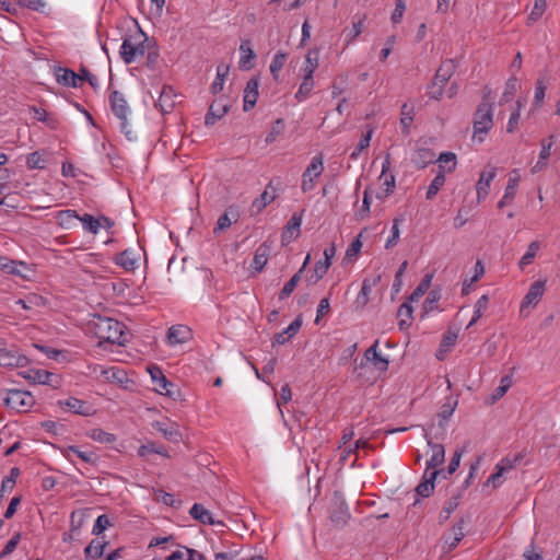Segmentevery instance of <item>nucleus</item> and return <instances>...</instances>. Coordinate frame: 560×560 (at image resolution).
I'll return each mask as SVG.
<instances>
[{"mask_svg": "<svg viewBox=\"0 0 560 560\" xmlns=\"http://www.w3.org/2000/svg\"><path fill=\"white\" fill-rule=\"evenodd\" d=\"M229 73V67L224 65H219L217 67V77L210 86V91L212 94H219L223 90L225 78Z\"/></svg>", "mask_w": 560, "mask_h": 560, "instance_id": "obj_37", "label": "nucleus"}, {"mask_svg": "<svg viewBox=\"0 0 560 560\" xmlns=\"http://www.w3.org/2000/svg\"><path fill=\"white\" fill-rule=\"evenodd\" d=\"M109 104L113 114L120 120V130L126 135L128 139L131 140L132 130L130 129L127 119L130 108L124 95L118 91L112 92L109 95Z\"/></svg>", "mask_w": 560, "mask_h": 560, "instance_id": "obj_5", "label": "nucleus"}, {"mask_svg": "<svg viewBox=\"0 0 560 560\" xmlns=\"http://www.w3.org/2000/svg\"><path fill=\"white\" fill-rule=\"evenodd\" d=\"M456 69L455 61L453 59L444 60L432 80L428 85V95L432 100H440L443 95L444 88L448 80L452 78Z\"/></svg>", "mask_w": 560, "mask_h": 560, "instance_id": "obj_4", "label": "nucleus"}, {"mask_svg": "<svg viewBox=\"0 0 560 560\" xmlns=\"http://www.w3.org/2000/svg\"><path fill=\"white\" fill-rule=\"evenodd\" d=\"M283 130H284V121H283V119L279 118L272 124L269 132L266 136L265 142L267 144L275 142L276 139L283 132Z\"/></svg>", "mask_w": 560, "mask_h": 560, "instance_id": "obj_51", "label": "nucleus"}, {"mask_svg": "<svg viewBox=\"0 0 560 560\" xmlns=\"http://www.w3.org/2000/svg\"><path fill=\"white\" fill-rule=\"evenodd\" d=\"M71 454L77 455L84 463L92 464V463H95V460H96V455L94 452L81 451L78 446H74V445H70V446L66 447L63 451V455L67 458H70Z\"/></svg>", "mask_w": 560, "mask_h": 560, "instance_id": "obj_36", "label": "nucleus"}, {"mask_svg": "<svg viewBox=\"0 0 560 560\" xmlns=\"http://www.w3.org/2000/svg\"><path fill=\"white\" fill-rule=\"evenodd\" d=\"M26 165L30 170H43L46 166V160L39 151H35L27 155Z\"/></svg>", "mask_w": 560, "mask_h": 560, "instance_id": "obj_49", "label": "nucleus"}, {"mask_svg": "<svg viewBox=\"0 0 560 560\" xmlns=\"http://www.w3.org/2000/svg\"><path fill=\"white\" fill-rule=\"evenodd\" d=\"M444 183H445L444 172L440 171L435 175V177L433 178V180L431 182V184H430V186L428 188L427 199H429V200L433 199L438 195L439 190L444 185Z\"/></svg>", "mask_w": 560, "mask_h": 560, "instance_id": "obj_47", "label": "nucleus"}, {"mask_svg": "<svg viewBox=\"0 0 560 560\" xmlns=\"http://www.w3.org/2000/svg\"><path fill=\"white\" fill-rule=\"evenodd\" d=\"M149 454H159L168 457V453L162 446L156 445L154 442H148L138 448V455L147 457Z\"/></svg>", "mask_w": 560, "mask_h": 560, "instance_id": "obj_43", "label": "nucleus"}, {"mask_svg": "<svg viewBox=\"0 0 560 560\" xmlns=\"http://www.w3.org/2000/svg\"><path fill=\"white\" fill-rule=\"evenodd\" d=\"M189 514L190 516L202 523V524H207V525H214L217 524L218 522L213 518L212 514L210 513V511H208L202 504L200 503H195L190 510H189Z\"/></svg>", "mask_w": 560, "mask_h": 560, "instance_id": "obj_29", "label": "nucleus"}, {"mask_svg": "<svg viewBox=\"0 0 560 560\" xmlns=\"http://www.w3.org/2000/svg\"><path fill=\"white\" fill-rule=\"evenodd\" d=\"M148 371H149L152 382L155 386V390L159 394L171 396L172 392H171L170 387H173L174 385L167 381V378L165 377V375L163 374L161 369L158 366H150L148 369Z\"/></svg>", "mask_w": 560, "mask_h": 560, "instance_id": "obj_21", "label": "nucleus"}, {"mask_svg": "<svg viewBox=\"0 0 560 560\" xmlns=\"http://www.w3.org/2000/svg\"><path fill=\"white\" fill-rule=\"evenodd\" d=\"M372 138V130L362 136L355 149L351 152L350 159L357 160L362 151L369 148Z\"/></svg>", "mask_w": 560, "mask_h": 560, "instance_id": "obj_57", "label": "nucleus"}, {"mask_svg": "<svg viewBox=\"0 0 560 560\" xmlns=\"http://www.w3.org/2000/svg\"><path fill=\"white\" fill-rule=\"evenodd\" d=\"M258 88H259V82L257 79L253 78L247 82V84L244 89V110L245 112H248L256 105L257 98H258Z\"/></svg>", "mask_w": 560, "mask_h": 560, "instance_id": "obj_26", "label": "nucleus"}, {"mask_svg": "<svg viewBox=\"0 0 560 560\" xmlns=\"http://www.w3.org/2000/svg\"><path fill=\"white\" fill-rule=\"evenodd\" d=\"M428 445L431 448V456L427 459V468L423 472L421 482L417 486L416 492L422 498H428L434 490V482L438 476L444 475V469H436L445 460V448L442 444L433 443L428 439Z\"/></svg>", "mask_w": 560, "mask_h": 560, "instance_id": "obj_1", "label": "nucleus"}, {"mask_svg": "<svg viewBox=\"0 0 560 560\" xmlns=\"http://www.w3.org/2000/svg\"><path fill=\"white\" fill-rule=\"evenodd\" d=\"M301 224L302 215L294 213L288 221L281 234L282 244H289L300 235Z\"/></svg>", "mask_w": 560, "mask_h": 560, "instance_id": "obj_20", "label": "nucleus"}, {"mask_svg": "<svg viewBox=\"0 0 560 560\" xmlns=\"http://www.w3.org/2000/svg\"><path fill=\"white\" fill-rule=\"evenodd\" d=\"M56 80L65 86L78 88L82 77L70 69L59 68L56 72Z\"/></svg>", "mask_w": 560, "mask_h": 560, "instance_id": "obj_27", "label": "nucleus"}, {"mask_svg": "<svg viewBox=\"0 0 560 560\" xmlns=\"http://www.w3.org/2000/svg\"><path fill=\"white\" fill-rule=\"evenodd\" d=\"M268 246L260 245L254 255L252 268H254L256 271H261L264 267L266 266L268 261Z\"/></svg>", "mask_w": 560, "mask_h": 560, "instance_id": "obj_40", "label": "nucleus"}, {"mask_svg": "<svg viewBox=\"0 0 560 560\" xmlns=\"http://www.w3.org/2000/svg\"><path fill=\"white\" fill-rule=\"evenodd\" d=\"M301 279V273L296 272L293 277L284 284L282 290L279 293V300H285L290 296V294L294 291L298 282Z\"/></svg>", "mask_w": 560, "mask_h": 560, "instance_id": "obj_54", "label": "nucleus"}, {"mask_svg": "<svg viewBox=\"0 0 560 560\" xmlns=\"http://www.w3.org/2000/svg\"><path fill=\"white\" fill-rule=\"evenodd\" d=\"M521 460V455H515L513 458L504 457L494 467V472L490 475L485 486L491 485L498 488L503 482V475L513 469Z\"/></svg>", "mask_w": 560, "mask_h": 560, "instance_id": "obj_9", "label": "nucleus"}, {"mask_svg": "<svg viewBox=\"0 0 560 560\" xmlns=\"http://www.w3.org/2000/svg\"><path fill=\"white\" fill-rule=\"evenodd\" d=\"M101 374L107 382L117 384L124 388H127V383L130 382L127 373L118 366L102 369Z\"/></svg>", "mask_w": 560, "mask_h": 560, "instance_id": "obj_23", "label": "nucleus"}, {"mask_svg": "<svg viewBox=\"0 0 560 560\" xmlns=\"http://www.w3.org/2000/svg\"><path fill=\"white\" fill-rule=\"evenodd\" d=\"M546 8V2H535L529 12L527 24L530 25L537 22L544 15Z\"/></svg>", "mask_w": 560, "mask_h": 560, "instance_id": "obj_58", "label": "nucleus"}, {"mask_svg": "<svg viewBox=\"0 0 560 560\" xmlns=\"http://www.w3.org/2000/svg\"><path fill=\"white\" fill-rule=\"evenodd\" d=\"M78 220L82 223L83 229L92 234H97L102 225L100 218H94L88 213L79 215Z\"/></svg>", "mask_w": 560, "mask_h": 560, "instance_id": "obj_38", "label": "nucleus"}, {"mask_svg": "<svg viewBox=\"0 0 560 560\" xmlns=\"http://www.w3.org/2000/svg\"><path fill=\"white\" fill-rule=\"evenodd\" d=\"M139 254L131 249L127 248L119 253L116 258V265L120 266L126 271H133L138 267Z\"/></svg>", "mask_w": 560, "mask_h": 560, "instance_id": "obj_22", "label": "nucleus"}, {"mask_svg": "<svg viewBox=\"0 0 560 560\" xmlns=\"http://www.w3.org/2000/svg\"><path fill=\"white\" fill-rule=\"evenodd\" d=\"M229 104L223 97L215 100L209 107V112L206 115V126H213L217 120L221 119L229 112Z\"/></svg>", "mask_w": 560, "mask_h": 560, "instance_id": "obj_18", "label": "nucleus"}, {"mask_svg": "<svg viewBox=\"0 0 560 560\" xmlns=\"http://www.w3.org/2000/svg\"><path fill=\"white\" fill-rule=\"evenodd\" d=\"M3 402L16 412H26L35 405V398L27 390L8 389Z\"/></svg>", "mask_w": 560, "mask_h": 560, "instance_id": "obj_7", "label": "nucleus"}, {"mask_svg": "<svg viewBox=\"0 0 560 560\" xmlns=\"http://www.w3.org/2000/svg\"><path fill=\"white\" fill-rule=\"evenodd\" d=\"M90 436L100 443H112L115 441V436L112 433H108L102 429L92 430Z\"/></svg>", "mask_w": 560, "mask_h": 560, "instance_id": "obj_61", "label": "nucleus"}, {"mask_svg": "<svg viewBox=\"0 0 560 560\" xmlns=\"http://www.w3.org/2000/svg\"><path fill=\"white\" fill-rule=\"evenodd\" d=\"M556 142V136L551 135L546 139H542L540 142V152L537 163L532 167V173L536 174L546 168L548 159L551 154V148Z\"/></svg>", "mask_w": 560, "mask_h": 560, "instance_id": "obj_17", "label": "nucleus"}, {"mask_svg": "<svg viewBox=\"0 0 560 560\" xmlns=\"http://www.w3.org/2000/svg\"><path fill=\"white\" fill-rule=\"evenodd\" d=\"M540 248V244L538 241H534L532 242L528 247H527V250L526 253L522 256V258L520 259L518 261V266L520 268L523 270L527 265L532 264L536 254L538 253Z\"/></svg>", "mask_w": 560, "mask_h": 560, "instance_id": "obj_42", "label": "nucleus"}, {"mask_svg": "<svg viewBox=\"0 0 560 560\" xmlns=\"http://www.w3.org/2000/svg\"><path fill=\"white\" fill-rule=\"evenodd\" d=\"M110 525L109 518L106 514L100 515L92 528V534L100 536Z\"/></svg>", "mask_w": 560, "mask_h": 560, "instance_id": "obj_62", "label": "nucleus"}, {"mask_svg": "<svg viewBox=\"0 0 560 560\" xmlns=\"http://www.w3.org/2000/svg\"><path fill=\"white\" fill-rule=\"evenodd\" d=\"M176 97L177 95L173 88L170 85H164L156 102V106L160 107L161 112L170 113L175 106Z\"/></svg>", "mask_w": 560, "mask_h": 560, "instance_id": "obj_25", "label": "nucleus"}, {"mask_svg": "<svg viewBox=\"0 0 560 560\" xmlns=\"http://www.w3.org/2000/svg\"><path fill=\"white\" fill-rule=\"evenodd\" d=\"M518 86L517 78L513 74L505 83V89L501 97V104L503 102H509L513 95L515 94Z\"/></svg>", "mask_w": 560, "mask_h": 560, "instance_id": "obj_53", "label": "nucleus"}, {"mask_svg": "<svg viewBox=\"0 0 560 560\" xmlns=\"http://www.w3.org/2000/svg\"><path fill=\"white\" fill-rule=\"evenodd\" d=\"M464 520H460L452 528V534L445 539V549L450 552L454 550L464 538Z\"/></svg>", "mask_w": 560, "mask_h": 560, "instance_id": "obj_31", "label": "nucleus"}, {"mask_svg": "<svg viewBox=\"0 0 560 560\" xmlns=\"http://www.w3.org/2000/svg\"><path fill=\"white\" fill-rule=\"evenodd\" d=\"M107 546V541L104 538H94L84 549V556L86 560H95L104 555V550Z\"/></svg>", "mask_w": 560, "mask_h": 560, "instance_id": "obj_28", "label": "nucleus"}, {"mask_svg": "<svg viewBox=\"0 0 560 560\" xmlns=\"http://www.w3.org/2000/svg\"><path fill=\"white\" fill-rule=\"evenodd\" d=\"M152 427L170 442L178 443L182 440L179 427L175 422L170 420L154 421Z\"/></svg>", "mask_w": 560, "mask_h": 560, "instance_id": "obj_15", "label": "nucleus"}, {"mask_svg": "<svg viewBox=\"0 0 560 560\" xmlns=\"http://www.w3.org/2000/svg\"><path fill=\"white\" fill-rule=\"evenodd\" d=\"M318 67V56L315 51H310L306 55L305 61L301 68L303 77L313 78L314 72Z\"/></svg>", "mask_w": 560, "mask_h": 560, "instance_id": "obj_39", "label": "nucleus"}, {"mask_svg": "<svg viewBox=\"0 0 560 560\" xmlns=\"http://www.w3.org/2000/svg\"><path fill=\"white\" fill-rule=\"evenodd\" d=\"M517 187H518V179H517V177H509V182H508V185L505 187L504 195L501 198V200L498 202V208L501 209V208L512 203V201H513V199L515 197Z\"/></svg>", "mask_w": 560, "mask_h": 560, "instance_id": "obj_34", "label": "nucleus"}, {"mask_svg": "<svg viewBox=\"0 0 560 560\" xmlns=\"http://www.w3.org/2000/svg\"><path fill=\"white\" fill-rule=\"evenodd\" d=\"M336 255V246L335 244H330L328 247L324 249V257L325 259L319 260L315 264L314 267V273L308 278V281L311 283H316L318 280H320L328 271L331 259Z\"/></svg>", "mask_w": 560, "mask_h": 560, "instance_id": "obj_10", "label": "nucleus"}, {"mask_svg": "<svg viewBox=\"0 0 560 560\" xmlns=\"http://www.w3.org/2000/svg\"><path fill=\"white\" fill-rule=\"evenodd\" d=\"M16 305H20L24 310H32L33 307L42 306L45 301L42 296L36 294L27 295L25 299H19L15 301Z\"/></svg>", "mask_w": 560, "mask_h": 560, "instance_id": "obj_48", "label": "nucleus"}, {"mask_svg": "<svg viewBox=\"0 0 560 560\" xmlns=\"http://www.w3.org/2000/svg\"><path fill=\"white\" fill-rule=\"evenodd\" d=\"M314 88V80L313 78L303 77V81L300 84V88L298 92L295 93L294 97L298 102L305 101L308 95L311 94L312 90Z\"/></svg>", "mask_w": 560, "mask_h": 560, "instance_id": "obj_45", "label": "nucleus"}, {"mask_svg": "<svg viewBox=\"0 0 560 560\" xmlns=\"http://www.w3.org/2000/svg\"><path fill=\"white\" fill-rule=\"evenodd\" d=\"M488 302H489V299L488 296L485 294V295H481L477 302L475 303V310H474V315H472V318L471 320L469 322L467 328L471 327L472 325H475L477 323V320L482 316L483 312L487 310L488 307Z\"/></svg>", "mask_w": 560, "mask_h": 560, "instance_id": "obj_46", "label": "nucleus"}, {"mask_svg": "<svg viewBox=\"0 0 560 560\" xmlns=\"http://www.w3.org/2000/svg\"><path fill=\"white\" fill-rule=\"evenodd\" d=\"M58 406L66 411L80 415V416H91L93 413L91 405L86 401L81 400L75 397H69L67 399L58 400Z\"/></svg>", "mask_w": 560, "mask_h": 560, "instance_id": "obj_11", "label": "nucleus"}, {"mask_svg": "<svg viewBox=\"0 0 560 560\" xmlns=\"http://www.w3.org/2000/svg\"><path fill=\"white\" fill-rule=\"evenodd\" d=\"M433 276L432 275H425L421 282L418 284V287L412 291L411 295L409 296V301H418L420 298H422L425 292L429 290L431 285Z\"/></svg>", "mask_w": 560, "mask_h": 560, "instance_id": "obj_44", "label": "nucleus"}, {"mask_svg": "<svg viewBox=\"0 0 560 560\" xmlns=\"http://www.w3.org/2000/svg\"><path fill=\"white\" fill-rule=\"evenodd\" d=\"M143 33H138L135 36L126 37L120 46V57L125 63L129 65L136 61L145 52V39H142Z\"/></svg>", "mask_w": 560, "mask_h": 560, "instance_id": "obj_6", "label": "nucleus"}, {"mask_svg": "<svg viewBox=\"0 0 560 560\" xmlns=\"http://www.w3.org/2000/svg\"><path fill=\"white\" fill-rule=\"evenodd\" d=\"M375 284V281L371 282L369 279H364L361 291L357 298V303L365 306L369 302V294L371 292L372 287Z\"/></svg>", "mask_w": 560, "mask_h": 560, "instance_id": "obj_59", "label": "nucleus"}, {"mask_svg": "<svg viewBox=\"0 0 560 560\" xmlns=\"http://www.w3.org/2000/svg\"><path fill=\"white\" fill-rule=\"evenodd\" d=\"M58 224L63 229H71L74 220H78L79 214L74 210H61L57 213Z\"/></svg>", "mask_w": 560, "mask_h": 560, "instance_id": "obj_41", "label": "nucleus"}, {"mask_svg": "<svg viewBox=\"0 0 560 560\" xmlns=\"http://www.w3.org/2000/svg\"><path fill=\"white\" fill-rule=\"evenodd\" d=\"M350 520V512L342 501L336 502L330 512V521L337 527H343Z\"/></svg>", "mask_w": 560, "mask_h": 560, "instance_id": "obj_24", "label": "nucleus"}, {"mask_svg": "<svg viewBox=\"0 0 560 560\" xmlns=\"http://www.w3.org/2000/svg\"><path fill=\"white\" fill-rule=\"evenodd\" d=\"M493 127V107L489 102H481L474 115V139L482 142Z\"/></svg>", "mask_w": 560, "mask_h": 560, "instance_id": "obj_3", "label": "nucleus"}, {"mask_svg": "<svg viewBox=\"0 0 560 560\" xmlns=\"http://www.w3.org/2000/svg\"><path fill=\"white\" fill-rule=\"evenodd\" d=\"M436 162H439L440 171H443V168L448 165L447 171L452 172L456 166V155L452 152H444L440 154Z\"/></svg>", "mask_w": 560, "mask_h": 560, "instance_id": "obj_52", "label": "nucleus"}, {"mask_svg": "<svg viewBox=\"0 0 560 560\" xmlns=\"http://www.w3.org/2000/svg\"><path fill=\"white\" fill-rule=\"evenodd\" d=\"M96 337L110 343L122 345L126 341L124 325L113 318L97 316L93 320Z\"/></svg>", "mask_w": 560, "mask_h": 560, "instance_id": "obj_2", "label": "nucleus"}, {"mask_svg": "<svg viewBox=\"0 0 560 560\" xmlns=\"http://www.w3.org/2000/svg\"><path fill=\"white\" fill-rule=\"evenodd\" d=\"M546 289V281L544 280H537L533 282L524 296L521 305V312H523L525 308L529 306H535L538 304L540 299L544 295Z\"/></svg>", "mask_w": 560, "mask_h": 560, "instance_id": "obj_12", "label": "nucleus"}, {"mask_svg": "<svg viewBox=\"0 0 560 560\" xmlns=\"http://www.w3.org/2000/svg\"><path fill=\"white\" fill-rule=\"evenodd\" d=\"M371 202H372V197L369 192V189H365L363 192L362 207L355 213L357 220H364L369 217Z\"/></svg>", "mask_w": 560, "mask_h": 560, "instance_id": "obj_55", "label": "nucleus"}, {"mask_svg": "<svg viewBox=\"0 0 560 560\" xmlns=\"http://www.w3.org/2000/svg\"><path fill=\"white\" fill-rule=\"evenodd\" d=\"M240 51H241V58L238 61L240 68L243 70H250L254 67L252 61L255 59L256 55H255L254 50L250 48L249 43L243 42L240 46Z\"/></svg>", "mask_w": 560, "mask_h": 560, "instance_id": "obj_32", "label": "nucleus"}, {"mask_svg": "<svg viewBox=\"0 0 560 560\" xmlns=\"http://www.w3.org/2000/svg\"><path fill=\"white\" fill-rule=\"evenodd\" d=\"M324 172V161L320 154L315 155L302 174L301 189L303 192L312 191L315 188V179Z\"/></svg>", "mask_w": 560, "mask_h": 560, "instance_id": "obj_8", "label": "nucleus"}, {"mask_svg": "<svg viewBox=\"0 0 560 560\" xmlns=\"http://www.w3.org/2000/svg\"><path fill=\"white\" fill-rule=\"evenodd\" d=\"M463 453H464L463 450H456L454 452V454L448 463L447 471L443 475L444 478H446V475H452L458 469Z\"/></svg>", "mask_w": 560, "mask_h": 560, "instance_id": "obj_64", "label": "nucleus"}, {"mask_svg": "<svg viewBox=\"0 0 560 560\" xmlns=\"http://www.w3.org/2000/svg\"><path fill=\"white\" fill-rule=\"evenodd\" d=\"M363 21L364 16L353 22L352 28L346 35V42L348 45L362 33Z\"/></svg>", "mask_w": 560, "mask_h": 560, "instance_id": "obj_63", "label": "nucleus"}, {"mask_svg": "<svg viewBox=\"0 0 560 560\" xmlns=\"http://www.w3.org/2000/svg\"><path fill=\"white\" fill-rule=\"evenodd\" d=\"M278 196V188L273 185V180H270L265 190L252 202V210L259 213L268 205H270Z\"/></svg>", "mask_w": 560, "mask_h": 560, "instance_id": "obj_16", "label": "nucleus"}, {"mask_svg": "<svg viewBox=\"0 0 560 560\" xmlns=\"http://www.w3.org/2000/svg\"><path fill=\"white\" fill-rule=\"evenodd\" d=\"M402 221H404L402 218H395L393 220V226H392V230H390V235H389V237L386 241L385 248H387V249L392 248V247H394L398 243L399 237H400L399 225H400V223Z\"/></svg>", "mask_w": 560, "mask_h": 560, "instance_id": "obj_50", "label": "nucleus"}, {"mask_svg": "<svg viewBox=\"0 0 560 560\" xmlns=\"http://www.w3.org/2000/svg\"><path fill=\"white\" fill-rule=\"evenodd\" d=\"M166 338L171 346L182 345L191 338V330L186 325H173L168 328Z\"/></svg>", "mask_w": 560, "mask_h": 560, "instance_id": "obj_19", "label": "nucleus"}, {"mask_svg": "<svg viewBox=\"0 0 560 560\" xmlns=\"http://www.w3.org/2000/svg\"><path fill=\"white\" fill-rule=\"evenodd\" d=\"M28 359L13 349L5 347L0 351V366L3 368H23L27 365Z\"/></svg>", "mask_w": 560, "mask_h": 560, "instance_id": "obj_14", "label": "nucleus"}, {"mask_svg": "<svg viewBox=\"0 0 560 560\" xmlns=\"http://www.w3.org/2000/svg\"><path fill=\"white\" fill-rule=\"evenodd\" d=\"M412 306L409 302L402 303L397 312L398 326L401 330L408 328L411 325L412 319Z\"/></svg>", "mask_w": 560, "mask_h": 560, "instance_id": "obj_35", "label": "nucleus"}, {"mask_svg": "<svg viewBox=\"0 0 560 560\" xmlns=\"http://www.w3.org/2000/svg\"><path fill=\"white\" fill-rule=\"evenodd\" d=\"M497 176V167L488 165L480 174L476 186L478 201L485 200L490 190V184Z\"/></svg>", "mask_w": 560, "mask_h": 560, "instance_id": "obj_13", "label": "nucleus"}, {"mask_svg": "<svg viewBox=\"0 0 560 560\" xmlns=\"http://www.w3.org/2000/svg\"><path fill=\"white\" fill-rule=\"evenodd\" d=\"M25 268L26 266L22 261H15L7 257L0 256V269L8 275L22 276L23 269Z\"/></svg>", "mask_w": 560, "mask_h": 560, "instance_id": "obj_33", "label": "nucleus"}, {"mask_svg": "<svg viewBox=\"0 0 560 560\" xmlns=\"http://www.w3.org/2000/svg\"><path fill=\"white\" fill-rule=\"evenodd\" d=\"M287 55L283 52H277L269 66L270 72L273 75L275 79L278 78V73L283 68V65L285 62Z\"/></svg>", "mask_w": 560, "mask_h": 560, "instance_id": "obj_56", "label": "nucleus"}, {"mask_svg": "<svg viewBox=\"0 0 560 560\" xmlns=\"http://www.w3.org/2000/svg\"><path fill=\"white\" fill-rule=\"evenodd\" d=\"M412 162L418 168H425L435 162V154L431 149L420 148L412 155Z\"/></svg>", "mask_w": 560, "mask_h": 560, "instance_id": "obj_30", "label": "nucleus"}, {"mask_svg": "<svg viewBox=\"0 0 560 560\" xmlns=\"http://www.w3.org/2000/svg\"><path fill=\"white\" fill-rule=\"evenodd\" d=\"M383 186L385 187L384 194H377L376 198L384 199L394 191L395 188V176L393 174L384 175L382 177Z\"/></svg>", "mask_w": 560, "mask_h": 560, "instance_id": "obj_60", "label": "nucleus"}]
</instances>
